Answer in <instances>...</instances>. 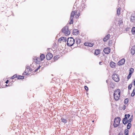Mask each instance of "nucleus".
<instances>
[{"instance_id": "nucleus-11", "label": "nucleus", "mask_w": 135, "mask_h": 135, "mask_svg": "<svg viewBox=\"0 0 135 135\" xmlns=\"http://www.w3.org/2000/svg\"><path fill=\"white\" fill-rule=\"evenodd\" d=\"M113 95L114 97V99L116 101H117L119 99L120 97L119 96L116 95V93H114Z\"/></svg>"}, {"instance_id": "nucleus-48", "label": "nucleus", "mask_w": 135, "mask_h": 135, "mask_svg": "<svg viewBox=\"0 0 135 135\" xmlns=\"http://www.w3.org/2000/svg\"><path fill=\"white\" fill-rule=\"evenodd\" d=\"M106 82L107 83L108 82V80H106Z\"/></svg>"}, {"instance_id": "nucleus-8", "label": "nucleus", "mask_w": 135, "mask_h": 135, "mask_svg": "<svg viewBox=\"0 0 135 135\" xmlns=\"http://www.w3.org/2000/svg\"><path fill=\"white\" fill-rule=\"evenodd\" d=\"M110 49H109V48H106L104 49L103 51L105 54H108L110 53Z\"/></svg>"}, {"instance_id": "nucleus-45", "label": "nucleus", "mask_w": 135, "mask_h": 135, "mask_svg": "<svg viewBox=\"0 0 135 135\" xmlns=\"http://www.w3.org/2000/svg\"><path fill=\"white\" fill-rule=\"evenodd\" d=\"M40 67H41V66H38V67L37 68L38 69H39L40 68Z\"/></svg>"}, {"instance_id": "nucleus-10", "label": "nucleus", "mask_w": 135, "mask_h": 135, "mask_svg": "<svg viewBox=\"0 0 135 135\" xmlns=\"http://www.w3.org/2000/svg\"><path fill=\"white\" fill-rule=\"evenodd\" d=\"M59 42H61V41H62L63 42H66L67 41L66 38L65 37H62L59 38L58 40Z\"/></svg>"}, {"instance_id": "nucleus-53", "label": "nucleus", "mask_w": 135, "mask_h": 135, "mask_svg": "<svg viewBox=\"0 0 135 135\" xmlns=\"http://www.w3.org/2000/svg\"><path fill=\"white\" fill-rule=\"evenodd\" d=\"M125 135H128V134H125Z\"/></svg>"}, {"instance_id": "nucleus-12", "label": "nucleus", "mask_w": 135, "mask_h": 135, "mask_svg": "<svg viewBox=\"0 0 135 135\" xmlns=\"http://www.w3.org/2000/svg\"><path fill=\"white\" fill-rule=\"evenodd\" d=\"M79 33V31L77 29H74L73 32V34L74 35H78Z\"/></svg>"}, {"instance_id": "nucleus-7", "label": "nucleus", "mask_w": 135, "mask_h": 135, "mask_svg": "<svg viewBox=\"0 0 135 135\" xmlns=\"http://www.w3.org/2000/svg\"><path fill=\"white\" fill-rule=\"evenodd\" d=\"M127 114H126L125 115V117L123 119V123L124 125L127 124Z\"/></svg>"}, {"instance_id": "nucleus-3", "label": "nucleus", "mask_w": 135, "mask_h": 135, "mask_svg": "<svg viewBox=\"0 0 135 135\" xmlns=\"http://www.w3.org/2000/svg\"><path fill=\"white\" fill-rule=\"evenodd\" d=\"M120 120V118L119 117H117L115 118L113 124V126L114 127H116L119 125Z\"/></svg>"}, {"instance_id": "nucleus-43", "label": "nucleus", "mask_w": 135, "mask_h": 135, "mask_svg": "<svg viewBox=\"0 0 135 135\" xmlns=\"http://www.w3.org/2000/svg\"><path fill=\"white\" fill-rule=\"evenodd\" d=\"M9 81L8 80H7L5 82V83H6V84H8V82H9Z\"/></svg>"}, {"instance_id": "nucleus-1", "label": "nucleus", "mask_w": 135, "mask_h": 135, "mask_svg": "<svg viewBox=\"0 0 135 135\" xmlns=\"http://www.w3.org/2000/svg\"><path fill=\"white\" fill-rule=\"evenodd\" d=\"M61 31L66 36L69 35L70 33L68 26L67 25L64 27L61 30Z\"/></svg>"}, {"instance_id": "nucleus-22", "label": "nucleus", "mask_w": 135, "mask_h": 135, "mask_svg": "<svg viewBox=\"0 0 135 135\" xmlns=\"http://www.w3.org/2000/svg\"><path fill=\"white\" fill-rule=\"evenodd\" d=\"M81 42V40L79 38H76V43L77 44H80Z\"/></svg>"}, {"instance_id": "nucleus-40", "label": "nucleus", "mask_w": 135, "mask_h": 135, "mask_svg": "<svg viewBox=\"0 0 135 135\" xmlns=\"http://www.w3.org/2000/svg\"><path fill=\"white\" fill-rule=\"evenodd\" d=\"M126 106L125 105H124L123 106V110H124L126 108Z\"/></svg>"}, {"instance_id": "nucleus-47", "label": "nucleus", "mask_w": 135, "mask_h": 135, "mask_svg": "<svg viewBox=\"0 0 135 135\" xmlns=\"http://www.w3.org/2000/svg\"><path fill=\"white\" fill-rule=\"evenodd\" d=\"M134 86L135 87V80L134 81Z\"/></svg>"}, {"instance_id": "nucleus-32", "label": "nucleus", "mask_w": 135, "mask_h": 135, "mask_svg": "<svg viewBox=\"0 0 135 135\" xmlns=\"http://www.w3.org/2000/svg\"><path fill=\"white\" fill-rule=\"evenodd\" d=\"M89 45H88L89 46L91 47L93 46V43H89Z\"/></svg>"}, {"instance_id": "nucleus-30", "label": "nucleus", "mask_w": 135, "mask_h": 135, "mask_svg": "<svg viewBox=\"0 0 135 135\" xmlns=\"http://www.w3.org/2000/svg\"><path fill=\"white\" fill-rule=\"evenodd\" d=\"M110 37V34H108L105 37V38H106L108 40L109 38Z\"/></svg>"}, {"instance_id": "nucleus-6", "label": "nucleus", "mask_w": 135, "mask_h": 135, "mask_svg": "<svg viewBox=\"0 0 135 135\" xmlns=\"http://www.w3.org/2000/svg\"><path fill=\"white\" fill-rule=\"evenodd\" d=\"M125 61V59L124 58H123L118 62V65H122L124 63Z\"/></svg>"}, {"instance_id": "nucleus-16", "label": "nucleus", "mask_w": 135, "mask_h": 135, "mask_svg": "<svg viewBox=\"0 0 135 135\" xmlns=\"http://www.w3.org/2000/svg\"><path fill=\"white\" fill-rule=\"evenodd\" d=\"M16 78L17 79H24V76H21V75H19L18 76H17V75Z\"/></svg>"}, {"instance_id": "nucleus-2", "label": "nucleus", "mask_w": 135, "mask_h": 135, "mask_svg": "<svg viewBox=\"0 0 135 135\" xmlns=\"http://www.w3.org/2000/svg\"><path fill=\"white\" fill-rule=\"evenodd\" d=\"M75 42V40L72 37L68 38L67 40V45L69 46H72Z\"/></svg>"}, {"instance_id": "nucleus-25", "label": "nucleus", "mask_w": 135, "mask_h": 135, "mask_svg": "<svg viewBox=\"0 0 135 135\" xmlns=\"http://www.w3.org/2000/svg\"><path fill=\"white\" fill-rule=\"evenodd\" d=\"M70 21L69 22V23L70 24H72L73 23V18H70Z\"/></svg>"}, {"instance_id": "nucleus-41", "label": "nucleus", "mask_w": 135, "mask_h": 135, "mask_svg": "<svg viewBox=\"0 0 135 135\" xmlns=\"http://www.w3.org/2000/svg\"><path fill=\"white\" fill-rule=\"evenodd\" d=\"M127 117L128 118H129V117H130V115L129 114H127Z\"/></svg>"}, {"instance_id": "nucleus-18", "label": "nucleus", "mask_w": 135, "mask_h": 135, "mask_svg": "<svg viewBox=\"0 0 135 135\" xmlns=\"http://www.w3.org/2000/svg\"><path fill=\"white\" fill-rule=\"evenodd\" d=\"M41 61L43 60L45 58V56L44 54H42L40 56Z\"/></svg>"}, {"instance_id": "nucleus-36", "label": "nucleus", "mask_w": 135, "mask_h": 135, "mask_svg": "<svg viewBox=\"0 0 135 135\" xmlns=\"http://www.w3.org/2000/svg\"><path fill=\"white\" fill-rule=\"evenodd\" d=\"M84 45L85 46H88V45H89V43H88V42H85V43H84Z\"/></svg>"}, {"instance_id": "nucleus-38", "label": "nucleus", "mask_w": 135, "mask_h": 135, "mask_svg": "<svg viewBox=\"0 0 135 135\" xmlns=\"http://www.w3.org/2000/svg\"><path fill=\"white\" fill-rule=\"evenodd\" d=\"M54 60H56L57 59V56H55L54 57Z\"/></svg>"}, {"instance_id": "nucleus-19", "label": "nucleus", "mask_w": 135, "mask_h": 135, "mask_svg": "<svg viewBox=\"0 0 135 135\" xmlns=\"http://www.w3.org/2000/svg\"><path fill=\"white\" fill-rule=\"evenodd\" d=\"M120 8L119 7L118 8L117 10V14L118 15H119L120 14Z\"/></svg>"}, {"instance_id": "nucleus-4", "label": "nucleus", "mask_w": 135, "mask_h": 135, "mask_svg": "<svg viewBox=\"0 0 135 135\" xmlns=\"http://www.w3.org/2000/svg\"><path fill=\"white\" fill-rule=\"evenodd\" d=\"M112 79L115 82H118L119 80V75L117 74H113L112 76Z\"/></svg>"}, {"instance_id": "nucleus-42", "label": "nucleus", "mask_w": 135, "mask_h": 135, "mask_svg": "<svg viewBox=\"0 0 135 135\" xmlns=\"http://www.w3.org/2000/svg\"><path fill=\"white\" fill-rule=\"evenodd\" d=\"M123 135V133H121L120 132L118 134V135Z\"/></svg>"}, {"instance_id": "nucleus-14", "label": "nucleus", "mask_w": 135, "mask_h": 135, "mask_svg": "<svg viewBox=\"0 0 135 135\" xmlns=\"http://www.w3.org/2000/svg\"><path fill=\"white\" fill-rule=\"evenodd\" d=\"M100 52V51L99 50H95L94 54L95 55H97L98 54H99Z\"/></svg>"}, {"instance_id": "nucleus-46", "label": "nucleus", "mask_w": 135, "mask_h": 135, "mask_svg": "<svg viewBox=\"0 0 135 135\" xmlns=\"http://www.w3.org/2000/svg\"><path fill=\"white\" fill-rule=\"evenodd\" d=\"M102 63V62H99V65H101V63Z\"/></svg>"}, {"instance_id": "nucleus-23", "label": "nucleus", "mask_w": 135, "mask_h": 135, "mask_svg": "<svg viewBox=\"0 0 135 135\" xmlns=\"http://www.w3.org/2000/svg\"><path fill=\"white\" fill-rule=\"evenodd\" d=\"M127 124V129H130L131 126V124Z\"/></svg>"}, {"instance_id": "nucleus-15", "label": "nucleus", "mask_w": 135, "mask_h": 135, "mask_svg": "<svg viewBox=\"0 0 135 135\" xmlns=\"http://www.w3.org/2000/svg\"><path fill=\"white\" fill-rule=\"evenodd\" d=\"M118 93V95H119V97H120V90L119 89H117L116 90H115V91L114 93Z\"/></svg>"}, {"instance_id": "nucleus-52", "label": "nucleus", "mask_w": 135, "mask_h": 135, "mask_svg": "<svg viewBox=\"0 0 135 135\" xmlns=\"http://www.w3.org/2000/svg\"><path fill=\"white\" fill-rule=\"evenodd\" d=\"M118 94V93H116V95H117Z\"/></svg>"}, {"instance_id": "nucleus-24", "label": "nucleus", "mask_w": 135, "mask_h": 135, "mask_svg": "<svg viewBox=\"0 0 135 135\" xmlns=\"http://www.w3.org/2000/svg\"><path fill=\"white\" fill-rule=\"evenodd\" d=\"M133 71L134 69L133 68H131L130 69L129 73H131V74H132Z\"/></svg>"}, {"instance_id": "nucleus-34", "label": "nucleus", "mask_w": 135, "mask_h": 135, "mask_svg": "<svg viewBox=\"0 0 135 135\" xmlns=\"http://www.w3.org/2000/svg\"><path fill=\"white\" fill-rule=\"evenodd\" d=\"M132 85L131 84H129L128 86V89H129V90L131 89V88L132 87Z\"/></svg>"}, {"instance_id": "nucleus-13", "label": "nucleus", "mask_w": 135, "mask_h": 135, "mask_svg": "<svg viewBox=\"0 0 135 135\" xmlns=\"http://www.w3.org/2000/svg\"><path fill=\"white\" fill-rule=\"evenodd\" d=\"M76 13L75 11H73L71 12L70 16V18H74V16L75 15V13Z\"/></svg>"}, {"instance_id": "nucleus-44", "label": "nucleus", "mask_w": 135, "mask_h": 135, "mask_svg": "<svg viewBox=\"0 0 135 135\" xmlns=\"http://www.w3.org/2000/svg\"><path fill=\"white\" fill-rule=\"evenodd\" d=\"M38 70L37 68L36 69L35 71V72H36Z\"/></svg>"}, {"instance_id": "nucleus-49", "label": "nucleus", "mask_w": 135, "mask_h": 135, "mask_svg": "<svg viewBox=\"0 0 135 135\" xmlns=\"http://www.w3.org/2000/svg\"><path fill=\"white\" fill-rule=\"evenodd\" d=\"M77 16H78V17H79V15L78 14L77 15Z\"/></svg>"}, {"instance_id": "nucleus-9", "label": "nucleus", "mask_w": 135, "mask_h": 135, "mask_svg": "<svg viewBox=\"0 0 135 135\" xmlns=\"http://www.w3.org/2000/svg\"><path fill=\"white\" fill-rule=\"evenodd\" d=\"M110 65L111 68H115L116 64L114 62L112 61L110 62Z\"/></svg>"}, {"instance_id": "nucleus-51", "label": "nucleus", "mask_w": 135, "mask_h": 135, "mask_svg": "<svg viewBox=\"0 0 135 135\" xmlns=\"http://www.w3.org/2000/svg\"><path fill=\"white\" fill-rule=\"evenodd\" d=\"M26 70H25V72H24V73H26Z\"/></svg>"}, {"instance_id": "nucleus-37", "label": "nucleus", "mask_w": 135, "mask_h": 135, "mask_svg": "<svg viewBox=\"0 0 135 135\" xmlns=\"http://www.w3.org/2000/svg\"><path fill=\"white\" fill-rule=\"evenodd\" d=\"M85 89L86 90H88V88L86 86H85L84 87Z\"/></svg>"}, {"instance_id": "nucleus-5", "label": "nucleus", "mask_w": 135, "mask_h": 135, "mask_svg": "<svg viewBox=\"0 0 135 135\" xmlns=\"http://www.w3.org/2000/svg\"><path fill=\"white\" fill-rule=\"evenodd\" d=\"M53 55L50 52L48 53L46 55V58L47 60H50L52 57Z\"/></svg>"}, {"instance_id": "nucleus-26", "label": "nucleus", "mask_w": 135, "mask_h": 135, "mask_svg": "<svg viewBox=\"0 0 135 135\" xmlns=\"http://www.w3.org/2000/svg\"><path fill=\"white\" fill-rule=\"evenodd\" d=\"M135 19V17L134 16H132L131 18V21L133 22V20Z\"/></svg>"}, {"instance_id": "nucleus-28", "label": "nucleus", "mask_w": 135, "mask_h": 135, "mask_svg": "<svg viewBox=\"0 0 135 135\" xmlns=\"http://www.w3.org/2000/svg\"><path fill=\"white\" fill-rule=\"evenodd\" d=\"M128 101H129V99H128V98L126 99H125V100H124V103L125 104H127L128 103Z\"/></svg>"}, {"instance_id": "nucleus-20", "label": "nucleus", "mask_w": 135, "mask_h": 135, "mask_svg": "<svg viewBox=\"0 0 135 135\" xmlns=\"http://www.w3.org/2000/svg\"><path fill=\"white\" fill-rule=\"evenodd\" d=\"M132 34H134L135 33V27H133L132 29L131 30Z\"/></svg>"}, {"instance_id": "nucleus-39", "label": "nucleus", "mask_w": 135, "mask_h": 135, "mask_svg": "<svg viewBox=\"0 0 135 135\" xmlns=\"http://www.w3.org/2000/svg\"><path fill=\"white\" fill-rule=\"evenodd\" d=\"M108 40L105 37L103 39V41L104 42H106L107 41V40Z\"/></svg>"}, {"instance_id": "nucleus-33", "label": "nucleus", "mask_w": 135, "mask_h": 135, "mask_svg": "<svg viewBox=\"0 0 135 135\" xmlns=\"http://www.w3.org/2000/svg\"><path fill=\"white\" fill-rule=\"evenodd\" d=\"M131 119L130 118V119H128V120H127V123H128L131 124Z\"/></svg>"}, {"instance_id": "nucleus-29", "label": "nucleus", "mask_w": 135, "mask_h": 135, "mask_svg": "<svg viewBox=\"0 0 135 135\" xmlns=\"http://www.w3.org/2000/svg\"><path fill=\"white\" fill-rule=\"evenodd\" d=\"M128 129H126L125 130L124 134H129V131Z\"/></svg>"}, {"instance_id": "nucleus-50", "label": "nucleus", "mask_w": 135, "mask_h": 135, "mask_svg": "<svg viewBox=\"0 0 135 135\" xmlns=\"http://www.w3.org/2000/svg\"><path fill=\"white\" fill-rule=\"evenodd\" d=\"M133 135H135V133H133Z\"/></svg>"}, {"instance_id": "nucleus-27", "label": "nucleus", "mask_w": 135, "mask_h": 135, "mask_svg": "<svg viewBox=\"0 0 135 135\" xmlns=\"http://www.w3.org/2000/svg\"><path fill=\"white\" fill-rule=\"evenodd\" d=\"M135 53V50L132 49L131 50V53L132 55H134Z\"/></svg>"}, {"instance_id": "nucleus-35", "label": "nucleus", "mask_w": 135, "mask_h": 135, "mask_svg": "<svg viewBox=\"0 0 135 135\" xmlns=\"http://www.w3.org/2000/svg\"><path fill=\"white\" fill-rule=\"evenodd\" d=\"M16 77H17V75L16 74H15V75H13V76L12 78H11V79H14V78H16Z\"/></svg>"}, {"instance_id": "nucleus-31", "label": "nucleus", "mask_w": 135, "mask_h": 135, "mask_svg": "<svg viewBox=\"0 0 135 135\" xmlns=\"http://www.w3.org/2000/svg\"><path fill=\"white\" fill-rule=\"evenodd\" d=\"M131 75H132V74H131V73H129V74L128 75V76H127V79H129L131 77Z\"/></svg>"}, {"instance_id": "nucleus-21", "label": "nucleus", "mask_w": 135, "mask_h": 135, "mask_svg": "<svg viewBox=\"0 0 135 135\" xmlns=\"http://www.w3.org/2000/svg\"><path fill=\"white\" fill-rule=\"evenodd\" d=\"M135 94V88H134L133 90V91L131 94V96L132 97L134 96Z\"/></svg>"}, {"instance_id": "nucleus-17", "label": "nucleus", "mask_w": 135, "mask_h": 135, "mask_svg": "<svg viewBox=\"0 0 135 135\" xmlns=\"http://www.w3.org/2000/svg\"><path fill=\"white\" fill-rule=\"evenodd\" d=\"M61 121L63 123H64L65 124L67 122V120L65 118H61Z\"/></svg>"}]
</instances>
